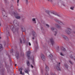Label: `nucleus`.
I'll return each mask as SVG.
<instances>
[{
  "label": "nucleus",
  "mask_w": 75,
  "mask_h": 75,
  "mask_svg": "<svg viewBox=\"0 0 75 75\" xmlns=\"http://www.w3.org/2000/svg\"><path fill=\"white\" fill-rule=\"evenodd\" d=\"M60 64H61L60 62L57 63V65L55 67L56 68L57 71H61V69L59 68Z\"/></svg>",
  "instance_id": "obj_1"
},
{
  "label": "nucleus",
  "mask_w": 75,
  "mask_h": 75,
  "mask_svg": "<svg viewBox=\"0 0 75 75\" xmlns=\"http://www.w3.org/2000/svg\"><path fill=\"white\" fill-rule=\"evenodd\" d=\"M13 14V15H14L15 17L16 18H17V19H20V18H21L20 16H18V14L17 12H14Z\"/></svg>",
  "instance_id": "obj_2"
},
{
  "label": "nucleus",
  "mask_w": 75,
  "mask_h": 75,
  "mask_svg": "<svg viewBox=\"0 0 75 75\" xmlns=\"http://www.w3.org/2000/svg\"><path fill=\"white\" fill-rule=\"evenodd\" d=\"M51 29L53 32L56 34H57V30L54 28V27H52L51 28Z\"/></svg>",
  "instance_id": "obj_3"
},
{
  "label": "nucleus",
  "mask_w": 75,
  "mask_h": 75,
  "mask_svg": "<svg viewBox=\"0 0 75 75\" xmlns=\"http://www.w3.org/2000/svg\"><path fill=\"white\" fill-rule=\"evenodd\" d=\"M32 35L33 37L32 38V39L33 40H34L35 38L37 37V34L34 31L32 32Z\"/></svg>",
  "instance_id": "obj_4"
},
{
  "label": "nucleus",
  "mask_w": 75,
  "mask_h": 75,
  "mask_svg": "<svg viewBox=\"0 0 75 75\" xmlns=\"http://www.w3.org/2000/svg\"><path fill=\"white\" fill-rule=\"evenodd\" d=\"M13 23L15 24V26H18V22L16 20H15L13 22Z\"/></svg>",
  "instance_id": "obj_5"
},
{
  "label": "nucleus",
  "mask_w": 75,
  "mask_h": 75,
  "mask_svg": "<svg viewBox=\"0 0 75 75\" xmlns=\"http://www.w3.org/2000/svg\"><path fill=\"white\" fill-rule=\"evenodd\" d=\"M54 20H55V21H56V22L57 23H58L59 24H60L61 25H64V24L63 23H62V22L58 21V20H57V19H55Z\"/></svg>",
  "instance_id": "obj_6"
},
{
  "label": "nucleus",
  "mask_w": 75,
  "mask_h": 75,
  "mask_svg": "<svg viewBox=\"0 0 75 75\" xmlns=\"http://www.w3.org/2000/svg\"><path fill=\"white\" fill-rule=\"evenodd\" d=\"M71 29H69L68 30H66V32L68 34H71V32L70 31H71Z\"/></svg>",
  "instance_id": "obj_7"
},
{
  "label": "nucleus",
  "mask_w": 75,
  "mask_h": 75,
  "mask_svg": "<svg viewBox=\"0 0 75 75\" xmlns=\"http://www.w3.org/2000/svg\"><path fill=\"white\" fill-rule=\"evenodd\" d=\"M30 54H31V52L29 51L27 52V56L28 58V59H29V58H30Z\"/></svg>",
  "instance_id": "obj_8"
},
{
  "label": "nucleus",
  "mask_w": 75,
  "mask_h": 75,
  "mask_svg": "<svg viewBox=\"0 0 75 75\" xmlns=\"http://www.w3.org/2000/svg\"><path fill=\"white\" fill-rule=\"evenodd\" d=\"M45 69L46 72H48V71H49V69H50L48 67V66L47 65H45Z\"/></svg>",
  "instance_id": "obj_9"
},
{
  "label": "nucleus",
  "mask_w": 75,
  "mask_h": 75,
  "mask_svg": "<svg viewBox=\"0 0 75 75\" xmlns=\"http://www.w3.org/2000/svg\"><path fill=\"white\" fill-rule=\"evenodd\" d=\"M41 57L43 61H44V60H45V57H44L43 54H41Z\"/></svg>",
  "instance_id": "obj_10"
},
{
  "label": "nucleus",
  "mask_w": 75,
  "mask_h": 75,
  "mask_svg": "<svg viewBox=\"0 0 75 75\" xmlns=\"http://www.w3.org/2000/svg\"><path fill=\"white\" fill-rule=\"evenodd\" d=\"M50 42H51L52 45H53L54 44V40H53V38L50 39Z\"/></svg>",
  "instance_id": "obj_11"
},
{
  "label": "nucleus",
  "mask_w": 75,
  "mask_h": 75,
  "mask_svg": "<svg viewBox=\"0 0 75 75\" xmlns=\"http://www.w3.org/2000/svg\"><path fill=\"white\" fill-rule=\"evenodd\" d=\"M51 14H54L55 16H58V17H61V16L58 14L55 13L54 12H51Z\"/></svg>",
  "instance_id": "obj_12"
},
{
  "label": "nucleus",
  "mask_w": 75,
  "mask_h": 75,
  "mask_svg": "<svg viewBox=\"0 0 75 75\" xmlns=\"http://www.w3.org/2000/svg\"><path fill=\"white\" fill-rule=\"evenodd\" d=\"M2 15L3 16H5V14H6V12H5V11H2Z\"/></svg>",
  "instance_id": "obj_13"
},
{
  "label": "nucleus",
  "mask_w": 75,
  "mask_h": 75,
  "mask_svg": "<svg viewBox=\"0 0 75 75\" xmlns=\"http://www.w3.org/2000/svg\"><path fill=\"white\" fill-rule=\"evenodd\" d=\"M3 47L2 46V45L0 44V50L1 51L3 50Z\"/></svg>",
  "instance_id": "obj_14"
},
{
  "label": "nucleus",
  "mask_w": 75,
  "mask_h": 75,
  "mask_svg": "<svg viewBox=\"0 0 75 75\" xmlns=\"http://www.w3.org/2000/svg\"><path fill=\"white\" fill-rule=\"evenodd\" d=\"M34 23H36V20L35 18H33L32 19Z\"/></svg>",
  "instance_id": "obj_15"
},
{
  "label": "nucleus",
  "mask_w": 75,
  "mask_h": 75,
  "mask_svg": "<svg viewBox=\"0 0 75 75\" xmlns=\"http://www.w3.org/2000/svg\"><path fill=\"white\" fill-rule=\"evenodd\" d=\"M61 36L62 37H63V38H64V39H65V38H66V37L67 36H66L64 35H61Z\"/></svg>",
  "instance_id": "obj_16"
},
{
  "label": "nucleus",
  "mask_w": 75,
  "mask_h": 75,
  "mask_svg": "<svg viewBox=\"0 0 75 75\" xmlns=\"http://www.w3.org/2000/svg\"><path fill=\"white\" fill-rule=\"evenodd\" d=\"M46 13H47V14L49 15V16H51V15L50 14V11H49L47 10L46 11Z\"/></svg>",
  "instance_id": "obj_17"
},
{
  "label": "nucleus",
  "mask_w": 75,
  "mask_h": 75,
  "mask_svg": "<svg viewBox=\"0 0 75 75\" xmlns=\"http://www.w3.org/2000/svg\"><path fill=\"white\" fill-rule=\"evenodd\" d=\"M27 65L28 66V67H29V66H30V62H29V61H27Z\"/></svg>",
  "instance_id": "obj_18"
},
{
  "label": "nucleus",
  "mask_w": 75,
  "mask_h": 75,
  "mask_svg": "<svg viewBox=\"0 0 75 75\" xmlns=\"http://www.w3.org/2000/svg\"><path fill=\"white\" fill-rule=\"evenodd\" d=\"M69 62L70 63V64H71V65H73V62H72L70 60H69Z\"/></svg>",
  "instance_id": "obj_19"
},
{
  "label": "nucleus",
  "mask_w": 75,
  "mask_h": 75,
  "mask_svg": "<svg viewBox=\"0 0 75 75\" xmlns=\"http://www.w3.org/2000/svg\"><path fill=\"white\" fill-rule=\"evenodd\" d=\"M11 28L12 30V31H13V30H14V26H13V25H12L11 27Z\"/></svg>",
  "instance_id": "obj_20"
},
{
  "label": "nucleus",
  "mask_w": 75,
  "mask_h": 75,
  "mask_svg": "<svg viewBox=\"0 0 75 75\" xmlns=\"http://www.w3.org/2000/svg\"><path fill=\"white\" fill-rule=\"evenodd\" d=\"M64 66L67 69V68L68 67V66L67 65L65 64Z\"/></svg>",
  "instance_id": "obj_21"
},
{
  "label": "nucleus",
  "mask_w": 75,
  "mask_h": 75,
  "mask_svg": "<svg viewBox=\"0 0 75 75\" xmlns=\"http://www.w3.org/2000/svg\"><path fill=\"white\" fill-rule=\"evenodd\" d=\"M62 51H65L66 50H65V48H64V47L62 48Z\"/></svg>",
  "instance_id": "obj_22"
},
{
  "label": "nucleus",
  "mask_w": 75,
  "mask_h": 75,
  "mask_svg": "<svg viewBox=\"0 0 75 75\" xmlns=\"http://www.w3.org/2000/svg\"><path fill=\"white\" fill-rule=\"evenodd\" d=\"M56 26L57 27H58V28H61V26L59 25H56Z\"/></svg>",
  "instance_id": "obj_23"
},
{
  "label": "nucleus",
  "mask_w": 75,
  "mask_h": 75,
  "mask_svg": "<svg viewBox=\"0 0 75 75\" xmlns=\"http://www.w3.org/2000/svg\"><path fill=\"white\" fill-rule=\"evenodd\" d=\"M20 71V74H22V75H24V73L22 72V71Z\"/></svg>",
  "instance_id": "obj_24"
},
{
  "label": "nucleus",
  "mask_w": 75,
  "mask_h": 75,
  "mask_svg": "<svg viewBox=\"0 0 75 75\" xmlns=\"http://www.w3.org/2000/svg\"><path fill=\"white\" fill-rule=\"evenodd\" d=\"M25 72L26 73H27V74H28V70H26L25 71Z\"/></svg>",
  "instance_id": "obj_25"
},
{
  "label": "nucleus",
  "mask_w": 75,
  "mask_h": 75,
  "mask_svg": "<svg viewBox=\"0 0 75 75\" xmlns=\"http://www.w3.org/2000/svg\"><path fill=\"white\" fill-rule=\"evenodd\" d=\"M22 70H23V69H22V68H21L19 69V71H22Z\"/></svg>",
  "instance_id": "obj_26"
},
{
  "label": "nucleus",
  "mask_w": 75,
  "mask_h": 75,
  "mask_svg": "<svg viewBox=\"0 0 75 75\" xmlns=\"http://www.w3.org/2000/svg\"><path fill=\"white\" fill-rule=\"evenodd\" d=\"M25 3L26 4H28V0H25Z\"/></svg>",
  "instance_id": "obj_27"
},
{
  "label": "nucleus",
  "mask_w": 75,
  "mask_h": 75,
  "mask_svg": "<svg viewBox=\"0 0 75 75\" xmlns=\"http://www.w3.org/2000/svg\"><path fill=\"white\" fill-rule=\"evenodd\" d=\"M60 54V55H61L62 56H64V54H63L62 52H61Z\"/></svg>",
  "instance_id": "obj_28"
},
{
  "label": "nucleus",
  "mask_w": 75,
  "mask_h": 75,
  "mask_svg": "<svg viewBox=\"0 0 75 75\" xmlns=\"http://www.w3.org/2000/svg\"><path fill=\"white\" fill-rule=\"evenodd\" d=\"M64 39H65V40H68V38L67 36L66 37V38H64Z\"/></svg>",
  "instance_id": "obj_29"
},
{
  "label": "nucleus",
  "mask_w": 75,
  "mask_h": 75,
  "mask_svg": "<svg viewBox=\"0 0 75 75\" xmlns=\"http://www.w3.org/2000/svg\"><path fill=\"white\" fill-rule=\"evenodd\" d=\"M7 34L8 35H9V32L8 30L6 31Z\"/></svg>",
  "instance_id": "obj_30"
},
{
  "label": "nucleus",
  "mask_w": 75,
  "mask_h": 75,
  "mask_svg": "<svg viewBox=\"0 0 75 75\" xmlns=\"http://www.w3.org/2000/svg\"><path fill=\"white\" fill-rule=\"evenodd\" d=\"M46 25L47 26V27L48 28H49V27H50V26L49 25L46 24Z\"/></svg>",
  "instance_id": "obj_31"
},
{
  "label": "nucleus",
  "mask_w": 75,
  "mask_h": 75,
  "mask_svg": "<svg viewBox=\"0 0 75 75\" xmlns=\"http://www.w3.org/2000/svg\"><path fill=\"white\" fill-rule=\"evenodd\" d=\"M4 1L6 4H7H7H8V2H7L6 1V0H4Z\"/></svg>",
  "instance_id": "obj_32"
},
{
  "label": "nucleus",
  "mask_w": 75,
  "mask_h": 75,
  "mask_svg": "<svg viewBox=\"0 0 75 75\" xmlns=\"http://www.w3.org/2000/svg\"><path fill=\"white\" fill-rule=\"evenodd\" d=\"M50 58H52V54H50Z\"/></svg>",
  "instance_id": "obj_33"
},
{
  "label": "nucleus",
  "mask_w": 75,
  "mask_h": 75,
  "mask_svg": "<svg viewBox=\"0 0 75 75\" xmlns=\"http://www.w3.org/2000/svg\"><path fill=\"white\" fill-rule=\"evenodd\" d=\"M16 56L17 57L18 56V53H17V54L16 53Z\"/></svg>",
  "instance_id": "obj_34"
},
{
  "label": "nucleus",
  "mask_w": 75,
  "mask_h": 75,
  "mask_svg": "<svg viewBox=\"0 0 75 75\" xmlns=\"http://www.w3.org/2000/svg\"><path fill=\"white\" fill-rule=\"evenodd\" d=\"M70 9H71V10H74V8H73L71 7L70 8Z\"/></svg>",
  "instance_id": "obj_35"
},
{
  "label": "nucleus",
  "mask_w": 75,
  "mask_h": 75,
  "mask_svg": "<svg viewBox=\"0 0 75 75\" xmlns=\"http://www.w3.org/2000/svg\"><path fill=\"white\" fill-rule=\"evenodd\" d=\"M73 34H75V31H73L72 32Z\"/></svg>",
  "instance_id": "obj_36"
},
{
  "label": "nucleus",
  "mask_w": 75,
  "mask_h": 75,
  "mask_svg": "<svg viewBox=\"0 0 75 75\" xmlns=\"http://www.w3.org/2000/svg\"><path fill=\"white\" fill-rule=\"evenodd\" d=\"M45 75H49L48 73H46Z\"/></svg>",
  "instance_id": "obj_37"
},
{
  "label": "nucleus",
  "mask_w": 75,
  "mask_h": 75,
  "mask_svg": "<svg viewBox=\"0 0 75 75\" xmlns=\"http://www.w3.org/2000/svg\"><path fill=\"white\" fill-rule=\"evenodd\" d=\"M31 67H32V68H34V67H33V65H31Z\"/></svg>",
  "instance_id": "obj_38"
},
{
  "label": "nucleus",
  "mask_w": 75,
  "mask_h": 75,
  "mask_svg": "<svg viewBox=\"0 0 75 75\" xmlns=\"http://www.w3.org/2000/svg\"><path fill=\"white\" fill-rule=\"evenodd\" d=\"M28 44H29V45H30V46H31V43H30V42H29Z\"/></svg>",
  "instance_id": "obj_39"
},
{
  "label": "nucleus",
  "mask_w": 75,
  "mask_h": 75,
  "mask_svg": "<svg viewBox=\"0 0 75 75\" xmlns=\"http://www.w3.org/2000/svg\"><path fill=\"white\" fill-rule=\"evenodd\" d=\"M20 41L21 43H22V40H21V39L20 40Z\"/></svg>",
  "instance_id": "obj_40"
},
{
  "label": "nucleus",
  "mask_w": 75,
  "mask_h": 75,
  "mask_svg": "<svg viewBox=\"0 0 75 75\" xmlns=\"http://www.w3.org/2000/svg\"><path fill=\"white\" fill-rule=\"evenodd\" d=\"M70 58H73V57H72V56H70Z\"/></svg>",
  "instance_id": "obj_41"
},
{
  "label": "nucleus",
  "mask_w": 75,
  "mask_h": 75,
  "mask_svg": "<svg viewBox=\"0 0 75 75\" xmlns=\"http://www.w3.org/2000/svg\"><path fill=\"white\" fill-rule=\"evenodd\" d=\"M18 2H19V0H17V3H18Z\"/></svg>",
  "instance_id": "obj_42"
},
{
  "label": "nucleus",
  "mask_w": 75,
  "mask_h": 75,
  "mask_svg": "<svg viewBox=\"0 0 75 75\" xmlns=\"http://www.w3.org/2000/svg\"><path fill=\"white\" fill-rule=\"evenodd\" d=\"M15 67H16L17 66V64H15Z\"/></svg>",
  "instance_id": "obj_43"
},
{
  "label": "nucleus",
  "mask_w": 75,
  "mask_h": 75,
  "mask_svg": "<svg viewBox=\"0 0 75 75\" xmlns=\"http://www.w3.org/2000/svg\"><path fill=\"white\" fill-rule=\"evenodd\" d=\"M63 6H65V5H63Z\"/></svg>",
  "instance_id": "obj_44"
},
{
  "label": "nucleus",
  "mask_w": 75,
  "mask_h": 75,
  "mask_svg": "<svg viewBox=\"0 0 75 75\" xmlns=\"http://www.w3.org/2000/svg\"><path fill=\"white\" fill-rule=\"evenodd\" d=\"M1 37H0V39H1Z\"/></svg>",
  "instance_id": "obj_45"
},
{
  "label": "nucleus",
  "mask_w": 75,
  "mask_h": 75,
  "mask_svg": "<svg viewBox=\"0 0 75 75\" xmlns=\"http://www.w3.org/2000/svg\"><path fill=\"white\" fill-rule=\"evenodd\" d=\"M0 26H1V24L0 23Z\"/></svg>",
  "instance_id": "obj_46"
},
{
  "label": "nucleus",
  "mask_w": 75,
  "mask_h": 75,
  "mask_svg": "<svg viewBox=\"0 0 75 75\" xmlns=\"http://www.w3.org/2000/svg\"><path fill=\"white\" fill-rule=\"evenodd\" d=\"M6 17H7V16H6Z\"/></svg>",
  "instance_id": "obj_47"
},
{
  "label": "nucleus",
  "mask_w": 75,
  "mask_h": 75,
  "mask_svg": "<svg viewBox=\"0 0 75 75\" xmlns=\"http://www.w3.org/2000/svg\"><path fill=\"white\" fill-rule=\"evenodd\" d=\"M49 0V1H50V0Z\"/></svg>",
  "instance_id": "obj_48"
}]
</instances>
